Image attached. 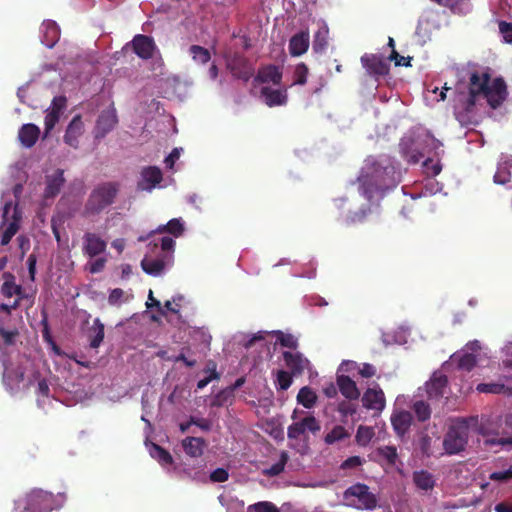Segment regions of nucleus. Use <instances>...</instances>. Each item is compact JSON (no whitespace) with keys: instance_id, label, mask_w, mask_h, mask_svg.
Returning <instances> with one entry per match:
<instances>
[{"instance_id":"obj_1","label":"nucleus","mask_w":512,"mask_h":512,"mask_svg":"<svg viewBox=\"0 0 512 512\" xmlns=\"http://www.w3.org/2000/svg\"><path fill=\"white\" fill-rule=\"evenodd\" d=\"M357 179L362 194L369 201L383 197L400 181L399 174L390 159L376 160L373 157L365 160Z\"/></svg>"},{"instance_id":"obj_2","label":"nucleus","mask_w":512,"mask_h":512,"mask_svg":"<svg viewBox=\"0 0 512 512\" xmlns=\"http://www.w3.org/2000/svg\"><path fill=\"white\" fill-rule=\"evenodd\" d=\"M483 96L492 109H497L506 100L508 92L503 78L491 80L488 72L471 73L469 78V94L466 98L465 110L470 112L476 104L478 96Z\"/></svg>"},{"instance_id":"obj_3","label":"nucleus","mask_w":512,"mask_h":512,"mask_svg":"<svg viewBox=\"0 0 512 512\" xmlns=\"http://www.w3.org/2000/svg\"><path fill=\"white\" fill-rule=\"evenodd\" d=\"M119 190L120 184L117 182L98 184L88 196L84 205L83 216L90 217L99 215L115 202Z\"/></svg>"},{"instance_id":"obj_4","label":"nucleus","mask_w":512,"mask_h":512,"mask_svg":"<svg viewBox=\"0 0 512 512\" xmlns=\"http://www.w3.org/2000/svg\"><path fill=\"white\" fill-rule=\"evenodd\" d=\"M55 508V498L50 492L33 489L15 501V512H49Z\"/></svg>"},{"instance_id":"obj_5","label":"nucleus","mask_w":512,"mask_h":512,"mask_svg":"<svg viewBox=\"0 0 512 512\" xmlns=\"http://www.w3.org/2000/svg\"><path fill=\"white\" fill-rule=\"evenodd\" d=\"M469 426L464 418L456 419L449 427L443 439V447L447 454L455 455L465 450L468 443Z\"/></svg>"},{"instance_id":"obj_6","label":"nucleus","mask_w":512,"mask_h":512,"mask_svg":"<svg viewBox=\"0 0 512 512\" xmlns=\"http://www.w3.org/2000/svg\"><path fill=\"white\" fill-rule=\"evenodd\" d=\"M231 74L244 82H248L254 74L252 63L244 55L235 53L227 62Z\"/></svg>"},{"instance_id":"obj_7","label":"nucleus","mask_w":512,"mask_h":512,"mask_svg":"<svg viewBox=\"0 0 512 512\" xmlns=\"http://www.w3.org/2000/svg\"><path fill=\"white\" fill-rule=\"evenodd\" d=\"M361 63L366 69L367 73L373 76L376 80H378L381 76H386L389 74V63L380 55L365 54L361 57Z\"/></svg>"},{"instance_id":"obj_8","label":"nucleus","mask_w":512,"mask_h":512,"mask_svg":"<svg viewBox=\"0 0 512 512\" xmlns=\"http://www.w3.org/2000/svg\"><path fill=\"white\" fill-rule=\"evenodd\" d=\"M361 401L364 408L373 410L376 414H380L386 406L385 394L379 385L367 388Z\"/></svg>"},{"instance_id":"obj_9","label":"nucleus","mask_w":512,"mask_h":512,"mask_svg":"<svg viewBox=\"0 0 512 512\" xmlns=\"http://www.w3.org/2000/svg\"><path fill=\"white\" fill-rule=\"evenodd\" d=\"M163 180V173L157 166H147L142 168L140 178L137 182V189L140 191L151 192Z\"/></svg>"},{"instance_id":"obj_10","label":"nucleus","mask_w":512,"mask_h":512,"mask_svg":"<svg viewBox=\"0 0 512 512\" xmlns=\"http://www.w3.org/2000/svg\"><path fill=\"white\" fill-rule=\"evenodd\" d=\"M117 122L118 118L114 107L103 110L96 121L94 128L95 138H104L115 127Z\"/></svg>"},{"instance_id":"obj_11","label":"nucleus","mask_w":512,"mask_h":512,"mask_svg":"<svg viewBox=\"0 0 512 512\" xmlns=\"http://www.w3.org/2000/svg\"><path fill=\"white\" fill-rule=\"evenodd\" d=\"M107 243L99 235L92 232H86L83 235L82 251L90 258H94L105 252Z\"/></svg>"},{"instance_id":"obj_12","label":"nucleus","mask_w":512,"mask_h":512,"mask_svg":"<svg viewBox=\"0 0 512 512\" xmlns=\"http://www.w3.org/2000/svg\"><path fill=\"white\" fill-rule=\"evenodd\" d=\"M282 356L288 372L295 377L301 376L310 363L300 352L284 351Z\"/></svg>"},{"instance_id":"obj_13","label":"nucleus","mask_w":512,"mask_h":512,"mask_svg":"<svg viewBox=\"0 0 512 512\" xmlns=\"http://www.w3.org/2000/svg\"><path fill=\"white\" fill-rule=\"evenodd\" d=\"M84 133V123L82 121V116L77 114L75 115L70 123L68 124L65 134L63 136V140L65 144L70 147L77 149L79 147V138Z\"/></svg>"},{"instance_id":"obj_14","label":"nucleus","mask_w":512,"mask_h":512,"mask_svg":"<svg viewBox=\"0 0 512 512\" xmlns=\"http://www.w3.org/2000/svg\"><path fill=\"white\" fill-rule=\"evenodd\" d=\"M131 43L132 49L138 57L145 60L153 57L156 46L151 37L138 34L133 38Z\"/></svg>"},{"instance_id":"obj_15","label":"nucleus","mask_w":512,"mask_h":512,"mask_svg":"<svg viewBox=\"0 0 512 512\" xmlns=\"http://www.w3.org/2000/svg\"><path fill=\"white\" fill-rule=\"evenodd\" d=\"M282 76V70L279 66L269 64L259 68L254 80L258 83H272L274 85H280Z\"/></svg>"},{"instance_id":"obj_16","label":"nucleus","mask_w":512,"mask_h":512,"mask_svg":"<svg viewBox=\"0 0 512 512\" xmlns=\"http://www.w3.org/2000/svg\"><path fill=\"white\" fill-rule=\"evenodd\" d=\"M261 96L264 102L269 107L282 106L288 101L286 89H272L271 87L264 86L261 88Z\"/></svg>"},{"instance_id":"obj_17","label":"nucleus","mask_w":512,"mask_h":512,"mask_svg":"<svg viewBox=\"0 0 512 512\" xmlns=\"http://www.w3.org/2000/svg\"><path fill=\"white\" fill-rule=\"evenodd\" d=\"M65 181L64 171L62 169H57L52 175L46 176L44 197L49 199L58 195Z\"/></svg>"},{"instance_id":"obj_18","label":"nucleus","mask_w":512,"mask_h":512,"mask_svg":"<svg viewBox=\"0 0 512 512\" xmlns=\"http://www.w3.org/2000/svg\"><path fill=\"white\" fill-rule=\"evenodd\" d=\"M40 135V129L38 126L32 123L24 124L21 126L18 132V139L20 143L26 147H33Z\"/></svg>"},{"instance_id":"obj_19","label":"nucleus","mask_w":512,"mask_h":512,"mask_svg":"<svg viewBox=\"0 0 512 512\" xmlns=\"http://www.w3.org/2000/svg\"><path fill=\"white\" fill-rule=\"evenodd\" d=\"M207 443L201 437H186L182 440V448L186 455L192 458H198L203 455Z\"/></svg>"},{"instance_id":"obj_20","label":"nucleus","mask_w":512,"mask_h":512,"mask_svg":"<svg viewBox=\"0 0 512 512\" xmlns=\"http://www.w3.org/2000/svg\"><path fill=\"white\" fill-rule=\"evenodd\" d=\"M412 414L408 411H399L391 416V424L395 433L402 437L410 429L412 423Z\"/></svg>"},{"instance_id":"obj_21","label":"nucleus","mask_w":512,"mask_h":512,"mask_svg":"<svg viewBox=\"0 0 512 512\" xmlns=\"http://www.w3.org/2000/svg\"><path fill=\"white\" fill-rule=\"evenodd\" d=\"M309 48V32L301 31L295 34L289 42V51L292 56H301Z\"/></svg>"},{"instance_id":"obj_22","label":"nucleus","mask_w":512,"mask_h":512,"mask_svg":"<svg viewBox=\"0 0 512 512\" xmlns=\"http://www.w3.org/2000/svg\"><path fill=\"white\" fill-rule=\"evenodd\" d=\"M337 385L341 394L350 400H357L360 396L359 389L355 381H353L349 376L339 375L337 377Z\"/></svg>"},{"instance_id":"obj_23","label":"nucleus","mask_w":512,"mask_h":512,"mask_svg":"<svg viewBox=\"0 0 512 512\" xmlns=\"http://www.w3.org/2000/svg\"><path fill=\"white\" fill-rule=\"evenodd\" d=\"M448 384L447 376L439 375L434 376L426 384L427 393L430 398H440L444 395L445 389Z\"/></svg>"},{"instance_id":"obj_24","label":"nucleus","mask_w":512,"mask_h":512,"mask_svg":"<svg viewBox=\"0 0 512 512\" xmlns=\"http://www.w3.org/2000/svg\"><path fill=\"white\" fill-rule=\"evenodd\" d=\"M4 283L1 286V293L7 297L11 298L12 296H21L22 295V287L15 283V277L9 273L5 272L3 274Z\"/></svg>"},{"instance_id":"obj_25","label":"nucleus","mask_w":512,"mask_h":512,"mask_svg":"<svg viewBox=\"0 0 512 512\" xmlns=\"http://www.w3.org/2000/svg\"><path fill=\"white\" fill-rule=\"evenodd\" d=\"M413 482L417 488L424 491L432 490L435 486L433 475L426 470L415 471L413 473Z\"/></svg>"},{"instance_id":"obj_26","label":"nucleus","mask_w":512,"mask_h":512,"mask_svg":"<svg viewBox=\"0 0 512 512\" xmlns=\"http://www.w3.org/2000/svg\"><path fill=\"white\" fill-rule=\"evenodd\" d=\"M21 219V213L18 211V206L14 207L13 221L9 223L5 231L1 236V245L6 246L11 241L12 237L17 233L19 229V220Z\"/></svg>"},{"instance_id":"obj_27","label":"nucleus","mask_w":512,"mask_h":512,"mask_svg":"<svg viewBox=\"0 0 512 512\" xmlns=\"http://www.w3.org/2000/svg\"><path fill=\"white\" fill-rule=\"evenodd\" d=\"M45 28L44 32V39L42 42L47 46L48 48H53L54 45L57 43V41L60 38V31L58 26L53 21H48L43 24Z\"/></svg>"},{"instance_id":"obj_28","label":"nucleus","mask_w":512,"mask_h":512,"mask_svg":"<svg viewBox=\"0 0 512 512\" xmlns=\"http://www.w3.org/2000/svg\"><path fill=\"white\" fill-rule=\"evenodd\" d=\"M317 401L316 393L308 386L302 387L297 394V402L305 408H312Z\"/></svg>"},{"instance_id":"obj_29","label":"nucleus","mask_w":512,"mask_h":512,"mask_svg":"<svg viewBox=\"0 0 512 512\" xmlns=\"http://www.w3.org/2000/svg\"><path fill=\"white\" fill-rule=\"evenodd\" d=\"M92 335L90 336V346L98 348L104 339V324L99 318H96L91 327Z\"/></svg>"},{"instance_id":"obj_30","label":"nucleus","mask_w":512,"mask_h":512,"mask_svg":"<svg viewBox=\"0 0 512 512\" xmlns=\"http://www.w3.org/2000/svg\"><path fill=\"white\" fill-rule=\"evenodd\" d=\"M350 437V433L346 430L345 427L342 425H336L332 428L330 432H328L325 437L324 441L328 445H332L338 441L344 440L346 438Z\"/></svg>"},{"instance_id":"obj_31","label":"nucleus","mask_w":512,"mask_h":512,"mask_svg":"<svg viewBox=\"0 0 512 512\" xmlns=\"http://www.w3.org/2000/svg\"><path fill=\"white\" fill-rule=\"evenodd\" d=\"M141 267L147 274L156 276L163 271L165 263L161 259L144 258L141 261Z\"/></svg>"},{"instance_id":"obj_32","label":"nucleus","mask_w":512,"mask_h":512,"mask_svg":"<svg viewBox=\"0 0 512 512\" xmlns=\"http://www.w3.org/2000/svg\"><path fill=\"white\" fill-rule=\"evenodd\" d=\"M217 365L214 361H209L204 369L205 373H208V376L201 379L197 383V389L201 390L205 388L212 380H218L220 378V374L216 370Z\"/></svg>"},{"instance_id":"obj_33","label":"nucleus","mask_w":512,"mask_h":512,"mask_svg":"<svg viewBox=\"0 0 512 512\" xmlns=\"http://www.w3.org/2000/svg\"><path fill=\"white\" fill-rule=\"evenodd\" d=\"M506 431H500L499 436H489L485 439L484 444L486 446H501L512 449V435H506Z\"/></svg>"},{"instance_id":"obj_34","label":"nucleus","mask_w":512,"mask_h":512,"mask_svg":"<svg viewBox=\"0 0 512 512\" xmlns=\"http://www.w3.org/2000/svg\"><path fill=\"white\" fill-rule=\"evenodd\" d=\"M412 409L416 415L417 420L420 422H425L431 417L430 405L423 400L415 401Z\"/></svg>"},{"instance_id":"obj_35","label":"nucleus","mask_w":512,"mask_h":512,"mask_svg":"<svg viewBox=\"0 0 512 512\" xmlns=\"http://www.w3.org/2000/svg\"><path fill=\"white\" fill-rule=\"evenodd\" d=\"M157 231L159 233L168 232L174 237H179L184 231V226L180 219L174 218L171 219L166 225L159 226Z\"/></svg>"},{"instance_id":"obj_36","label":"nucleus","mask_w":512,"mask_h":512,"mask_svg":"<svg viewBox=\"0 0 512 512\" xmlns=\"http://www.w3.org/2000/svg\"><path fill=\"white\" fill-rule=\"evenodd\" d=\"M150 453L161 465H171L173 463L171 454L157 444H153Z\"/></svg>"},{"instance_id":"obj_37","label":"nucleus","mask_w":512,"mask_h":512,"mask_svg":"<svg viewBox=\"0 0 512 512\" xmlns=\"http://www.w3.org/2000/svg\"><path fill=\"white\" fill-rule=\"evenodd\" d=\"M289 457L287 452L283 451L280 455V459L278 462L271 465L269 468L263 471L264 475L269 477L278 476L284 471L285 465L287 464Z\"/></svg>"},{"instance_id":"obj_38","label":"nucleus","mask_w":512,"mask_h":512,"mask_svg":"<svg viewBox=\"0 0 512 512\" xmlns=\"http://www.w3.org/2000/svg\"><path fill=\"white\" fill-rule=\"evenodd\" d=\"M478 358L476 354L464 352L458 357V367L465 371H471L477 364Z\"/></svg>"},{"instance_id":"obj_39","label":"nucleus","mask_w":512,"mask_h":512,"mask_svg":"<svg viewBox=\"0 0 512 512\" xmlns=\"http://www.w3.org/2000/svg\"><path fill=\"white\" fill-rule=\"evenodd\" d=\"M293 377L295 376L286 370H278L275 380L277 390L285 391L289 389L293 383Z\"/></svg>"},{"instance_id":"obj_40","label":"nucleus","mask_w":512,"mask_h":512,"mask_svg":"<svg viewBox=\"0 0 512 512\" xmlns=\"http://www.w3.org/2000/svg\"><path fill=\"white\" fill-rule=\"evenodd\" d=\"M189 52L193 59L201 64H206L211 59L209 50L199 45H192Z\"/></svg>"},{"instance_id":"obj_41","label":"nucleus","mask_w":512,"mask_h":512,"mask_svg":"<svg viewBox=\"0 0 512 512\" xmlns=\"http://www.w3.org/2000/svg\"><path fill=\"white\" fill-rule=\"evenodd\" d=\"M327 35V29H320L315 33L313 40V50L316 53H321L326 49L328 45Z\"/></svg>"},{"instance_id":"obj_42","label":"nucleus","mask_w":512,"mask_h":512,"mask_svg":"<svg viewBox=\"0 0 512 512\" xmlns=\"http://www.w3.org/2000/svg\"><path fill=\"white\" fill-rule=\"evenodd\" d=\"M377 454L383 457L389 465H395L398 454L395 446H382L377 449Z\"/></svg>"},{"instance_id":"obj_43","label":"nucleus","mask_w":512,"mask_h":512,"mask_svg":"<svg viewBox=\"0 0 512 512\" xmlns=\"http://www.w3.org/2000/svg\"><path fill=\"white\" fill-rule=\"evenodd\" d=\"M374 436L373 428L360 425L356 433V441L359 445H367Z\"/></svg>"},{"instance_id":"obj_44","label":"nucleus","mask_w":512,"mask_h":512,"mask_svg":"<svg viewBox=\"0 0 512 512\" xmlns=\"http://www.w3.org/2000/svg\"><path fill=\"white\" fill-rule=\"evenodd\" d=\"M277 343L283 347L290 349H296L298 347V340L292 334L284 333L282 331H276Z\"/></svg>"},{"instance_id":"obj_45","label":"nucleus","mask_w":512,"mask_h":512,"mask_svg":"<svg viewBox=\"0 0 512 512\" xmlns=\"http://www.w3.org/2000/svg\"><path fill=\"white\" fill-rule=\"evenodd\" d=\"M309 69L305 63H299L294 70V85H304L307 82Z\"/></svg>"},{"instance_id":"obj_46","label":"nucleus","mask_w":512,"mask_h":512,"mask_svg":"<svg viewBox=\"0 0 512 512\" xmlns=\"http://www.w3.org/2000/svg\"><path fill=\"white\" fill-rule=\"evenodd\" d=\"M476 390L480 393L500 394L505 391V385L500 383H480Z\"/></svg>"},{"instance_id":"obj_47","label":"nucleus","mask_w":512,"mask_h":512,"mask_svg":"<svg viewBox=\"0 0 512 512\" xmlns=\"http://www.w3.org/2000/svg\"><path fill=\"white\" fill-rule=\"evenodd\" d=\"M248 509L253 510L254 512H280L278 507L269 501L257 502L250 505Z\"/></svg>"},{"instance_id":"obj_48","label":"nucleus","mask_w":512,"mask_h":512,"mask_svg":"<svg viewBox=\"0 0 512 512\" xmlns=\"http://www.w3.org/2000/svg\"><path fill=\"white\" fill-rule=\"evenodd\" d=\"M367 491H369V487L367 485L357 483L355 485L350 486L345 491V497L353 496V497L358 498V500H359L365 495V493H367Z\"/></svg>"},{"instance_id":"obj_49","label":"nucleus","mask_w":512,"mask_h":512,"mask_svg":"<svg viewBox=\"0 0 512 512\" xmlns=\"http://www.w3.org/2000/svg\"><path fill=\"white\" fill-rule=\"evenodd\" d=\"M493 179L496 184H506L511 180V172L507 169L506 166L500 165L498 166Z\"/></svg>"},{"instance_id":"obj_50","label":"nucleus","mask_w":512,"mask_h":512,"mask_svg":"<svg viewBox=\"0 0 512 512\" xmlns=\"http://www.w3.org/2000/svg\"><path fill=\"white\" fill-rule=\"evenodd\" d=\"M60 119V115L56 114L55 112L51 111L50 109L47 110V113L45 115L44 124H45V135L49 134L51 130L55 127V125L58 123Z\"/></svg>"},{"instance_id":"obj_51","label":"nucleus","mask_w":512,"mask_h":512,"mask_svg":"<svg viewBox=\"0 0 512 512\" xmlns=\"http://www.w3.org/2000/svg\"><path fill=\"white\" fill-rule=\"evenodd\" d=\"M359 502L361 503L362 507L366 510H372L376 508L377 506V497L370 491H367L365 495L359 499Z\"/></svg>"},{"instance_id":"obj_52","label":"nucleus","mask_w":512,"mask_h":512,"mask_svg":"<svg viewBox=\"0 0 512 512\" xmlns=\"http://www.w3.org/2000/svg\"><path fill=\"white\" fill-rule=\"evenodd\" d=\"M499 32L506 43H512V23L500 21L498 24Z\"/></svg>"},{"instance_id":"obj_53","label":"nucleus","mask_w":512,"mask_h":512,"mask_svg":"<svg viewBox=\"0 0 512 512\" xmlns=\"http://www.w3.org/2000/svg\"><path fill=\"white\" fill-rule=\"evenodd\" d=\"M304 433L305 429L302 421L292 423L287 430V436L289 439H298Z\"/></svg>"},{"instance_id":"obj_54","label":"nucleus","mask_w":512,"mask_h":512,"mask_svg":"<svg viewBox=\"0 0 512 512\" xmlns=\"http://www.w3.org/2000/svg\"><path fill=\"white\" fill-rule=\"evenodd\" d=\"M489 479L498 482H507L512 479V467L505 471L493 472L489 475Z\"/></svg>"},{"instance_id":"obj_55","label":"nucleus","mask_w":512,"mask_h":512,"mask_svg":"<svg viewBox=\"0 0 512 512\" xmlns=\"http://www.w3.org/2000/svg\"><path fill=\"white\" fill-rule=\"evenodd\" d=\"M233 389H224L217 393L213 399L212 406H223L232 395Z\"/></svg>"},{"instance_id":"obj_56","label":"nucleus","mask_w":512,"mask_h":512,"mask_svg":"<svg viewBox=\"0 0 512 512\" xmlns=\"http://www.w3.org/2000/svg\"><path fill=\"white\" fill-rule=\"evenodd\" d=\"M303 427L306 430L316 433L320 430V425L314 416H307L302 420Z\"/></svg>"},{"instance_id":"obj_57","label":"nucleus","mask_w":512,"mask_h":512,"mask_svg":"<svg viewBox=\"0 0 512 512\" xmlns=\"http://www.w3.org/2000/svg\"><path fill=\"white\" fill-rule=\"evenodd\" d=\"M66 103H67L66 97H64V96L54 97L52 100L50 110L55 112L58 115H61L62 111L66 107Z\"/></svg>"},{"instance_id":"obj_58","label":"nucleus","mask_w":512,"mask_h":512,"mask_svg":"<svg viewBox=\"0 0 512 512\" xmlns=\"http://www.w3.org/2000/svg\"><path fill=\"white\" fill-rule=\"evenodd\" d=\"M388 59L394 61L396 66H411L410 61L412 58L399 55L395 49L392 50Z\"/></svg>"},{"instance_id":"obj_59","label":"nucleus","mask_w":512,"mask_h":512,"mask_svg":"<svg viewBox=\"0 0 512 512\" xmlns=\"http://www.w3.org/2000/svg\"><path fill=\"white\" fill-rule=\"evenodd\" d=\"M229 478V473L224 468H217L210 474V479L213 482H225Z\"/></svg>"},{"instance_id":"obj_60","label":"nucleus","mask_w":512,"mask_h":512,"mask_svg":"<svg viewBox=\"0 0 512 512\" xmlns=\"http://www.w3.org/2000/svg\"><path fill=\"white\" fill-rule=\"evenodd\" d=\"M18 334L19 333L16 329L13 331H8L3 327H0V335L6 345H13Z\"/></svg>"},{"instance_id":"obj_61","label":"nucleus","mask_w":512,"mask_h":512,"mask_svg":"<svg viewBox=\"0 0 512 512\" xmlns=\"http://www.w3.org/2000/svg\"><path fill=\"white\" fill-rule=\"evenodd\" d=\"M146 305H147L148 308H152V307L157 308V311L162 316H165V310L162 307L161 302L153 296V291L152 290H149L148 301H147Z\"/></svg>"},{"instance_id":"obj_62","label":"nucleus","mask_w":512,"mask_h":512,"mask_svg":"<svg viewBox=\"0 0 512 512\" xmlns=\"http://www.w3.org/2000/svg\"><path fill=\"white\" fill-rule=\"evenodd\" d=\"M363 463V459L359 456H351L347 458L343 463L341 464L342 469H351L356 468L358 466H361Z\"/></svg>"},{"instance_id":"obj_63","label":"nucleus","mask_w":512,"mask_h":512,"mask_svg":"<svg viewBox=\"0 0 512 512\" xmlns=\"http://www.w3.org/2000/svg\"><path fill=\"white\" fill-rule=\"evenodd\" d=\"M190 423H192V425L198 426L203 431H209L211 429V422L205 418H197V417L191 416Z\"/></svg>"},{"instance_id":"obj_64","label":"nucleus","mask_w":512,"mask_h":512,"mask_svg":"<svg viewBox=\"0 0 512 512\" xmlns=\"http://www.w3.org/2000/svg\"><path fill=\"white\" fill-rule=\"evenodd\" d=\"M106 264L105 258H97L95 261L89 264V271L92 274L100 273Z\"/></svg>"}]
</instances>
